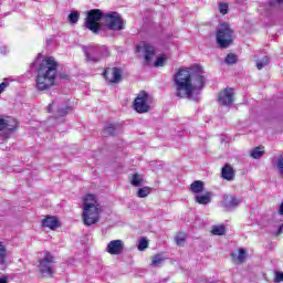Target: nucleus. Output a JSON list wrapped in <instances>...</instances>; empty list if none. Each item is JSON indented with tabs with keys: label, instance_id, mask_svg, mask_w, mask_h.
<instances>
[{
	"label": "nucleus",
	"instance_id": "1",
	"mask_svg": "<svg viewBox=\"0 0 283 283\" xmlns=\"http://www.w3.org/2000/svg\"><path fill=\"white\" fill-rule=\"evenodd\" d=\"M175 96L177 98H191L193 94H200L207 85V74L200 65L178 69L174 75Z\"/></svg>",
	"mask_w": 283,
	"mask_h": 283
},
{
	"label": "nucleus",
	"instance_id": "2",
	"mask_svg": "<svg viewBox=\"0 0 283 283\" xmlns=\"http://www.w3.org/2000/svg\"><path fill=\"white\" fill-rule=\"evenodd\" d=\"M59 72V62L53 56L44 57L36 69L35 87L39 92H45L54 87L56 74Z\"/></svg>",
	"mask_w": 283,
	"mask_h": 283
},
{
	"label": "nucleus",
	"instance_id": "3",
	"mask_svg": "<svg viewBox=\"0 0 283 283\" xmlns=\"http://www.w3.org/2000/svg\"><path fill=\"white\" fill-rule=\"evenodd\" d=\"M103 209H101V205L96 200V196L86 195L83 199V212L82 220L86 227H92V224H96L101 222L102 217L101 213Z\"/></svg>",
	"mask_w": 283,
	"mask_h": 283
},
{
	"label": "nucleus",
	"instance_id": "4",
	"mask_svg": "<svg viewBox=\"0 0 283 283\" xmlns=\"http://www.w3.org/2000/svg\"><path fill=\"white\" fill-rule=\"evenodd\" d=\"M234 31L231 25L222 23L217 30L216 39L219 48L227 49L233 43Z\"/></svg>",
	"mask_w": 283,
	"mask_h": 283
},
{
	"label": "nucleus",
	"instance_id": "5",
	"mask_svg": "<svg viewBox=\"0 0 283 283\" xmlns=\"http://www.w3.org/2000/svg\"><path fill=\"white\" fill-rule=\"evenodd\" d=\"M103 19V11L99 9H92L87 11L86 19H85V28L93 32V34H98L101 32V21Z\"/></svg>",
	"mask_w": 283,
	"mask_h": 283
},
{
	"label": "nucleus",
	"instance_id": "6",
	"mask_svg": "<svg viewBox=\"0 0 283 283\" xmlns=\"http://www.w3.org/2000/svg\"><path fill=\"white\" fill-rule=\"evenodd\" d=\"M150 103L151 96H149V93L140 91L133 102V108L137 114H147L151 109Z\"/></svg>",
	"mask_w": 283,
	"mask_h": 283
},
{
	"label": "nucleus",
	"instance_id": "7",
	"mask_svg": "<svg viewBox=\"0 0 283 283\" xmlns=\"http://www.w3.org/2000/svg\"><path fill=\"white\" fill-rule=\"evenodd\" d=\"M56 263V259L50 252H45L44 256L39 260L38 269L44 277H54V268L52 264Z\"/></svg>",
	"mask_w": 283,
	"mask_h": 283
},
{
	"label": "nucleus",
	"instance_id": "8",
	"mask_svg": "<svg viewBox=\"0 0 283 283\" xmlns=\"http://www.w3.org/2000/svg\"><path fill=\"white\" fill-rule=\"evenodd\" d=\"M19 129V122L14 117L0 115V136H10Z\"/></svg>",
	"mask_w": 283,
	"mask_h": 283
},
{
	"label": "nucleus",
	"instance_id": "9",
	"mask_svg": "<svg viewBox=\"0 0 283 283\" xmlns=\"http://www.w3.org/2000/svg\"><path fill=\"white\" fill-rule=\"evenodd\" d=\"M103 76L109 85H118L123 81V69L120 67H107Z\"/></svg>",
	"mask_w": 283,
	"mask_h": 283
},
{
	"label": "nucleus",
	"instance_id": "10",
	"mask_svg": "<svg viewBox=\"0 0 283 283\" xmlns=\"http://www.w3.org/2000/svg\"><path fill=\"white\" fill-rule=\"evenodd\" d=\"M108 30L120 31L124 30L125 24L123 18L117 12H112L105 15Z\"/></svg>",
	"mask_w": 283,
	"mask_h": 283
},
{
	"label": "nucleus",
	"instance_id": "11",
	"mask_svg": "<svg viewBox=\"0 0 283 283\" xmlns=\"http://www.w3.org/2000/svg\"><path fill=\"white\" fill-rule=\"evenodd\" d=\"M235 93L232 87L224 88L219 93V103L220 105H224L229 107V105H233Z\"/></svg>",
	"mask_w": 283,
	"mask_h": 283
},
{
	"label": "nucleus",
	"instance_id": "12",
	"mask_svg": "<svg viewBox=\"0 0 283 283\" xmlns=\"http://www.w3.org/2000/svg\"><path fill=\"white\" fill-rule=\"evenodd\" d=\"M123 249H125V243L123 240L117 239L107 244L106 252L109 253V255H120L123 253Z\"/></svg>",
	"mask_w": 283,
	"mask_h": 283
},
{
	"label": "nucleus",
	"instance_id": "13",
	"mask_svg": "<svg viewBox=\"0 0 283 283\" xmlns=\"http://www.w3.org/2000/svg\"><path fill=\"white\" fill-rule=\"evenodd\" d=\"M136 52H143L146 63H151V59L156 55V50L147 43H143L137 46Z\"/></svg>",
	"mask_w": 283,
	"mask_h": 283
},
{
	"label": "nucleus",
	"instance_id": "14",
	"mask_svg": "<svg viewBox=\"0 0 283 283\" xmlns=\"http://www.w3.org/2000/svg\"><path fill=\"white\" fill-rule=\"evenodd\" d=\"M41 224L44 229H50L51 231H56V229L61 227L59 218L54 216H46L44 219H42Z\"/></svg>",
	"mask_w": 283,
	"mask_h": 283
},
{
	"label": "nucleus",
	"instance_id": "15",
	"mask_svg": "<svg viewBox=\"0 0 283 283\" xmlns=\"http://www.w3.org/2000/svg\"><path fill=\"white\" fill-rule=\"evenodd\" d=\"M221 177L223 180H228L231 182V180H235V170L233 169V166L231 164H226L221 169Z\"/></svg>",
	"mask_w": 283,
	"mask_h": 283
},
{
	"label": "nucleus",
	"instance_id": "16",
	"mask_svg": "<svg viewBox=\"0 0 283 283\" xmlns=\"http://www.w3.org/2000/svg\"><path fill=\"white\" fill-rule=\"evenodd\" d=\"M230 258L234 264H244L247 262V250L239 249V255L237 253H231Z\"/></svg>",
	"mask_w": 283,
	"mask_h": 283
},
{
	"label": "nucleus",
	"instance_id": "17",
	"mask_svg": "<svg viewBox=\"0 0 283 283\" xmlns=\"http://www.w3.org/2000/svg\"><path fill=\"white\" fill-rule=\"evenodd\" d=\"M189 189H190L191 193H202V191H205V181H202V180H195L190 185Z\"/></svg>",
	"mask_w": 283,
	"mask_h": 283
},
{
	"label": "nucleus",
	"instance_id": "18",
	"mask_svg": "<svg viewBox=\"0 0 283 283\" xmlns=\"http://www.w3.org/2000/svg\"><path fill=\"white\" fill-rule=\"evenodd\" d=\"M213 196L212 192H206L203 196H197L195 197V201L198 205H209L211 202V197Z\"/></svg>",
	"mask_w": 283,
	"mask_h": 283
},
{
	"label": "nucleus",
	"instance_id": "19",
	"mask_svg": "<svg viewBox=\"0 0 283 283\" xmlns=\"http://www.w3.org/2000/svg\"><path fill=\"white\" fill-rule=\"evenodd\" d=\"M242 200L235 196H228L224 199V207H238Z\"/></svg>",
	"mask_w": 283,
	"mask_h": 283
},
{
	"label": "nucleus",
	"instance_id": "20",
	"mask_svg": "<svg viewBox=\"0 0 283 283\" xmlns=\"http://www.w3.org/2000/svg\"><path fill=\"white\" fill-rule=\"evenodd\" d=\"M129 182L133 187H140V185H143V177L140 176V174L135 172L129 176Z\"/></svg>",
	"mask_w": 283,
	"mask_h": 283
},
{
	"label": "nucleus",
	"instance_id": "21",
	"mask_svg": "<svg viewBox=\"0 0 283 283\" xmlns=\"http://www.w3.org/2000/svg\"><path fill=\"white\" fill-rule=\"evenodd\" d=\"M250 156L258 160L264 156V146H256L254 149L251 150Z\"/></svg>",
	"mask_w": 283,
	"mask_h": 283
},
{
	"label": "nucleus",
	"instance_id": "22",
	"mask_svg": "<svg viewBox=\"0 0 283 283\" xmlns=\"http://www.w3.org/2000/svg\"><path fill=\"white\" fill-rule=\"evenodd\" d=\"M164 262L165 258L160 253L154 254L151 258V266H160Z\"/></svg>",
	"mask_w": 283,
	"mask_h": 283
},
{
	"label": "nucleus",
	"instance_id": "23",
	"mask_svg": "<svg viewBox=\"0 0 283 283\" xmlns=\"http://www.w3.org/2000/svg\"><path fill=\"white\" fill-rule=\"evenodd\" d=\"M151 193V187L146 186L137 190V198H147Z\"/></svg>",
	"mask_w": 283,
	"mask_h": 283
},
{
	"label": "nucleus",
	"instance_id": "24",
	"mask_svg": "<svg viewBox=\"0 0 283 283\" xmlns=\"http://www.w3.org/2000/svg\"><path fill=\"white\" fill-rule=\"evenodd\" d=\"M8 260V250L6 249V245L0 242V264H6V261Z\"/></svg>",
	"mask_w": 283,
	"mask_h": 283
},
{
	"label": "nucleus",
	"instance_id": "25",
	"mask_svg": "<svg viewBox=\"0 0 283 283\" xmlns=\"http://www.w3.org/2000/svg\"><path fill=\"white\" fill-rule=\"evenodd\" d=\"M224 62L227 63V65H235V63H238V54L229 53L226 56Z\"/></svg>",
	"mask_w": 283,
	"mask_h": 283
},
{
	"label": "nucleus",
	"instance_id": "26",
	"mask_svg": "<svg viewBox=\"0 0 283 283\" xmlns=\"http://www.w3.org/2000/svg\"><path fill=\"white\" fill-rule=\"evenodd\" d=\"M116 125L114 124H108L105 128H104V135L105 136H115L116 135Z\"/></svg>",
	"mask_w": 283,
	"mask_h": 283
},
{
	"label": "nucleus",
	"instance_id": "27",
	"mask_svg": "<svg viewBox=\"0 0 283 283\" xmlns=\"http://www.w3.org/2000/svg\"><path fill=\"white\" fill-rule=\"evenodd\" d=\"M81 19V13H78V11H72L69 14V21L70 23L76 24L78 23V20Z\"/></svg>",
	"mask_w": 283,
	"mask_h": 283
},
{
	"label": "nucleus",
	"instance_id": "28",
	"mask_svg": "<svg viewBox=\"0 0 283 283\" xmlns=\"http://www.w3.org/2000/svg\"><path fill=\"white\" fill-rule=\"evenodd\" d=\"M211 233L213 235H224V226H214Z\"/></svg>",
	"mask_w": 283,
	"mask_h": 283
},
{
	"label": "nucleus",
	"instance_id": "29",
	"mask_svg": "<svg viewBox=\"0 0 283 283\" xmlns=\"http://www.w3.org/2000/svg\"><path fill=\"white\" fill-rule=\"evenodd\" d=\"M149 248V241L146 238H142L138 243V251H145Z\"/></svg>",
	"mask_w": 283,
	"mask_h": 283
},
{
	"label": "nucleus",
	"instance_id": "30",
	"mask_svg": "<svg viewBox=\"0 0 283 283\" xmlns=\"http://www.w3.org/2000/svg\"><path fill=\"white\" fill-rule=\"evenodd\" d=\"M269 63H271V60L269 59V56H265V57H263L262 61L256 63V69L263 70V67H266V65H269Z\"/></svg>",
	"mask_w": 283,
	"mask_h": 283
},
{
	"label": "nucleus",
	"instance_id": "31",
	"mask_svg": "<svg viewBox=\"0 0 283 283\" xmlns=\"http://www.w3.org/2000/svg\"><path fill=\"white\" fill-rule=\"evenodd\" d=\"M219 12L221 14H228L229 13V4L224 3V2L219 3Z\"/></svg>",
	"mask_w": 283,
	"mask_h": 283
},
{
	"label": "nucleus",
	"instance_id": "32",
	"mask_svg": "<svg viewBox=\"0 0 283 283\" xmlns=\"http://www.w3.org/2000/svg\"><path fill=\"white\" fill-rule=\"evenodd\" d=\"M67 112H70V107H64V108H59L57 109V116H60V118H63V116H67Z\"/></svg>",
	"mask_w": 283,
	"mask_h": 283
},
{
	"label": "nucleus",
	"instance_id": "33",
	"mask_svg": "<svg viewBox=\"0 0 283 283\" xmlns=\"http://www.w3.org/2000/svg\"><path fill=\"white\" fill-rule=\"evenodd\" d=\"M276 165H277V169H279L281 176H283V154L280 155Z\"/></svg>",
	"mask_w": 283,
	"mask_h": 283
},
{
	"label": "nucleus",
	"instance_id": "34",
	"mask_svg": "<svg viewBox=\"0 0 283 283\" xmlns=\"http://www.w3.org/2000/svg\"><path fill=\"white\" fill-rule=\"evenodd\" d=\"M163 65H165V57H157V60L155 61V67H163Z\"/></svg>",
	"mask_w": 283,
	"mask_h": 283
},
{
	"label": "nucleus",
	"instance_id": "35",
	"mask_svg": "<svg viewBox=\"0 0 283 283\" xmlns=\"http://www.w3.org/2000/svg\"><path fill=\"white\" fill-rule=\"evenodd\" d=\"M274 282L275 283L283 282V272H275Z\"/></svg>",
	"mask_w": 283,
	"mask_h": 283
},
{
	"label": "nucleus",
	"instance_id": "36",
	"mask_svg": "<svg viewBox=\"0 0 283 283\" xmlns=\"http://www.w3.org/2000/svg\"><path fill=\"white\" fill-rule=\"evenodd\" d=\"M175 242L178 247H182L185 244V237H176Z\"/></svg>",
	"mask_w": 283,
	"mask_h": 283
},
{
	"label": "nucleus",
	"instance_id": "37",
	"mask_svg": "<svg viewBox=\"0 0 283 283\" xmlns=\"http://www.w3.org/2000/svg\"><path fill=\"white\" fill-rule=\"evenodd\" d=\"M8 83H6V82H2L1 84H0V94H3V92H6V87H8Z\"/></svg>",
	"mask_w": 283,
	"mask_h": 283
},
{
	"label": "nucleus",
	"instance_id": "38",
	"mask_svg": "<svg viewBox=\"0 0 283 283\" xmlns=\"http://www.w3.org/2000/svg\"><path fill=\"white\" fill-rule=\"evenodd\" d=\"M60 78L67 81V78H70V75H67L66 73H61Z\"/></svg>",
	"mask_w": 283,
	"mask_h": 283
},
{
	"label": "nucleus",
	"instance_id": "39",
	"mask_svg": "<svg viewBox=\"0 0 283 283\" xmlns=\"http://www.w3.org/2000/svg\"><path fill=\"white\" fill-rule=\"evenodd\" d=\"M283 233V223L280 224L276 235H281Z\"/></svg>",
	"mask_w": 283,
	"mask_h": 283
},
{
	"label": "nucleus",
	"instance_id": "40",
	"mask_svg": "<svg viewBox=\"0 0 283 283\" xmlns=\"http://www.w3.org/2000/svg\"><path fill=\"white\" fill-rule=\"evenodd\" d=\"M10 279L8 276L1 277L0 283H8Z\"/></svg>",
	"mask_w": 283,
	"mask_h": 283
},
{
	"label": "nucleus",
	"instance_id": "41",
	"mask_svg": "<svg viewBox=\"0 0 283 283\" xmlns=\"http://www.w3.org/2000/svg\"><path fill=\"white\" fill-rule=\"evenodd\" d=\"M279 214L283 216V201H282V203H281V206L279 208Z\"/></svg>",
	"mask_w": 283,
	"mask_h": 283
},
{
	"label": "nucleus",
	"instance_id": "42",
	"mask_svg": "<svg viewBox=\"0 0 283 283\" xmlns=\"http://www.w3.org/2000/svg\"><path fill=\"white\" fill-rule=\"evenodd\" d=\"M52 107H54V104H49V106H48V112H49V113L52 112Z\"/></svg>",
	"mask_w": 283,
	"mask_h": 283
},
{
	"label": "nucleus",
	"instance_id": "43",
	"mask_svg": "<svg viewBox=\"0 0 283 283\" xmlns=\"http://www.w3.org/2000/svg\"><path fill=\"white\" fill-rule=\"evenodd\" d=\"M276 3H283V0H275Z\"/></svg>",
	"mask_w": 283,
	"mask_h": 283
},
{
	"label": "nucleus",
	"instance_id": "44",
	"mask_svg": "<svg viewBox=\"0 0 283 283\" xmlns=\"http://www.w3.org/2000/svg\"><path fill=\"white\" fill-rule=\"evenodd\" d=\"M87 59H90V55L86 53Z\"/></svg>",
	"mask_w": 283,
	"mask_h": 283
},
{
	"label": "nucleus",
	"instance_id": "45",
	"mask_svg": "<svg viewBox=\"0 0 283 283\" xmlns=\"http://www.w3.org/2000/svg\"><path fill=\"white\" fill-rule=\"evenodd\" d=\"M270 6H273V2H270Z\"/></svg>",
	"mask_w": 283,
	"mask_h": 283
}]
</instances>
